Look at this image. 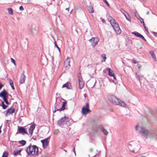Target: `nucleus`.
<instances>
[{
	"label": "nucleus",
	"mask_w": 157,
	"mask_h": 157,
	"mask_svg": "<svg viewBox=\"0 0 157 157\" xmlns=\"http://www.w3.org/2000/svg\"><path fill=\"white\" fill-rule=\"evenodd\" d=\"M136 130L144 136H150L151 138L157 140V134H156L151 133L142 127H140L137 125L136 127Z\"/></svg>",
	"instance_id": "1"
},
{
	"label": "nucleus",
	"mask_w": 157,
	"mask_h": 157,
	"mask_svg": "<svg viewBox=\"0 0 157 157\" xmlns=\"http://www.w3.org/2000/svg\"><path fill=\"white\" fill-rule=\"evenodd\" d=\"M108 21L110 22V23L113 27L114 31L116 32L117 34H120L121 33V30L119 28L118 24L116 23L114 19L112 17L109 16L108 18Z\"/></svg>",
	"instance_id": "2"
},
{
	"label": "nucleus",
	"mask_w": 157,
	"mask_h": 157,
	"mask_svg": "<svg viewBox=\"0 0 157 157\" xmlns=\"http://www.w3.org/2000/svg\"><path fill=\"white\" fill-rule=\"evenodd\" d=\"M109 99L113 104L115 105L124 107L126 106V104L124 102L120 101L119 99L113 95L110 96L109 98Z\"/></svg>",
	"instance_id": "3"
},
{
	"label": "nucleus",
	"mask_w": 157,
	"mask_h": 157,
	"mask_svg": "<svg viewBox=\"0 0 157 157\" xmlns=\"http://www.w3.org/2000/svg\"><path fill=\"white\" fill-rule=\"evenodd\" d=\"M37 148V146L35 145H32L30 144L27 147L26 151L28 155L30 156H33L34 155L33 154L35 152L36 148Z\"/></svg>",
	"instance_id": "4"
},
{
	"label": "nucleus",
	"mask_w": 157,
	"mask_h": 157,
	"mask_svg": "<svg viewBox=\"0 0 157 157\" xmlns=\"http://www.w3.org/2000/svg\"><path fill=\"white\" fill-rule=\"evenodd\" d=\"M90 112L91 110L89 109V104L86 103V106H83L82 108V114L85 115Z\"/></svg>",
	"instance_id": "5"
},
{
	"label": "nucleus",
	"mask_w": 157,
	"mask_h": 157,
	"mask_svg": "<svg viewBox=\"0 0 157 157\" xmlns=\"http://www.w3.org/2000/svg\"><path fill=\"white\" fill-rule=\"evenodd\" d=\"M17 132L16 133V134L19 133H21L23 135L25 134L28 135V133L26 131V129L24 127L18 126Z\"/></svg>",
	"instance_id": "6"
},
{
	"label": "nucleus",
	"mask_w": 157,
	"mask_h": 157,
	"mask_svg": "<svg viewBox=\"0 0 157 157\" xmlns=\"http://www.w3.org/2000/svg\"><path fill=\"white\" fill-rule=\"evenodd\" d=\"M69 120V118L68 117L64 116L63 117H62L60 119L57 121V124L58 125L61 126L63 125L64 123V122L65 120L67 121Z\"/></svg>",
	"instance_id": "7"
},
{
	"label": "nucleus",
	"mask_w": 157,
	"mask_h": 157,
	"mask_svg": "<svg viewBox=\"0 0 157 157\" xmlns=\"http://www.w3.org/2000/svg\"><path fill=\"white\" fill-rule=\"evenodd\" d=\"M67 103V102L66 100L65 101L63 102V104L62 107L59 109H58L57 107V106L55 105V111L54 113L56 111H63L65 109L66 105Z\"/></svg>",
	"instance_id": "8"
},
{
	"label": "nucleus",
	"mask_w": 157,
	"mask_h": 157,
	"mask_svg": "<svg viewBox=\"0 0 157 157\" xmlns=\"http://www.w3.org/2000/svg\"><path fill=\"white\" fill-rule=\"evenodd\" d=\"M89 41L91 42V45L93 47L97 45L99 41V40L97 38L92 37L89 40Z\"/></svg>",
	"instance_id": "9"
},
{
	"label": "nucleus",
	"mask_w": 157,
	"mask_h": 157,
	"mask_svg": "<svg viewBox=\"0 0 157 157\" xmlns=\"http://www.w3.org/2000/svg\"><path fill=\"white\" fill-rule=\"evenodd\" d=\"M50 138V136L47 138L41 140V142L42 143L43 147L45 149L47 147L48 145V144L49 142V141H48V140Z\"/></svg>",
	"instance_id": "10"
},
{
	"label": "nucleus",
	"mask_w": 157,
	"mask_h": 157,
	"mask_svg": "<svg viewBox=\"0 0 157 157\" xmlns=\"http://www.w3.org/2000/svg\"><path fill=\"white\" fill-rule=\"evenodd\" d=\"M38 31V28L35 25H32L30 30V32L33 34H36Z\"/></svg>",
	"instance_id": "11"
},
{
	"label": "nucleus",
	"mask_w": 157,
	"mask_h": 157,
	"mask_svg": "<svg viewBox=\"0 0 157 157\" xmlns=\"http://www.w3.org/2000/svg\"><path fill=\"white\" fill-rule=\"evenodd\" d=\"M132 34L138 37L141 38L143 40L145 41H146V39L141 34L138 33L136 31L132 32Z\"/></svg>",
	"instance_id": "12"
},
{
	"label": "nucleus",
	"mask_w": 157,
	"mask_h": 157,
	"mask_svg": "<svg viewBox=\"0 0 157 157\" xmlns=\"http://www.w3.org/2000/svg\"><path fill=\"white\" fill-rule=\"evenodd\" d=\"M121 12L124 15L127 20L130 21L131 18L128 14L123 9L120 10Z\"/></svg>",
	"instance_id": "13"
},
{
	"label": "nucleus",
	"mask_w": 157,
	"mask_h": 157,
	"mask_svg": "<svg viewBox=\"0 0 157 157\" xmlns=\"http://www.w3.org/2000/svg\"><path fill=\"white\" fill-rule=\"evenodd\" d=\"M24 71H23V73L21 75V76L19 80L20 83L21 84L24 83L25 79L26 77L24 74Z\"/></svg>",
	"instance_id": "14"
},
{
	"label": "nucleus",
	"mask_w": 157,
	"mask_h": 157,
	"mask_svg": "<svg viewBox=\"0 0 157 157\" xmlns=\"http://www.w3.org/2000/svg\"><path fill=\"white\" fill-rule=\"evenodd\" d=\"M98 127L101 129V132L104 135H108V132L104 128L102 125H99L98 126Z\"/></svg>",
	"instance_id": "15"
},
{
	"label": "nucleus",
	"mask_w": 157,
	"mask_h": 157,
	"mask_svg": "<svg viewBox=\"0 0 157 157\" xmlns=\"http://www.w3.org/2000/svg\"><path fill=\"white\" fill-rule=\"evenodd\" d=\"M15 112L14 108H13L12 106L7 111L6 115L8 114L9 115L11 114H13Z\"/></svg>",
	"instance_id": "16"
},
{
	"label": "nucleus",
	"mask_w": 157,
	"mask_h": 157,
	"mask_svg": "<svg viewBox=\"0 0 157 157\" xmlns=\"http://www.w3.org/2000/svg\"><path fill=\"white\" fill-rule=\"evenodd\" d=\"M35 124H32L31 125L29 129V134L31 136L32 135L33 130L35 129Z\"/></svg>",
	"instance_id": "17"
},
{
	"label": "nucleus",
	"mask_w": 157,
	"mask_h": 157,
	"mask_svg": "<svg viewBox=\"0 0 157 157\" xmlns=\"http://www.w3.org/2000/svg\"><path fill=\"white\" fill-rule=\"evenodd\" d=\"M70 58L67 57L64 62V66L65 67H67L68 66H70Z\"/></svg>",
	"instance_id": "18"
},
{
	"label": "nucleus",
	"mask_w": 157,
	"mask_h": 157,
	"mask_svg": "<svg viewBox=\"0 0 157 157\" xmlns=\"http://www.w3.org/2000/svg\"><path fill=\"white\" fill-rule=\"evenodd\" d=\"M8 93L5 89L0 93V97L3 98L4 97L8 96Z\"/></svg>",
	"instance_id": "19"
},
{
	"label": "nucleus",
	"mask_w": 157,
	"mask_h": 157,
	"mask_svg": "<svg viewBox=\"0 0 157 157\" xmlns=\"http://www.w3.org/2000/svg\"><path fill=\"white\" fill-rule=\"evenodd\" d=\"M71 85L70 83L67 82L65 84H63V85L62 87L64 88L66 87L67 89H71Z\"/></svg>",
	"instance_id": "20"
},
{
	"label": "nucleus",
	"mask_w": 157,
	"mask_h": 157,
	"mask_svg": "<svg viewBox=\"0 0 157 157\" xmlns=\"http://www.w3.org/2000/svg\"><path fill=\"white\" fill-rule=\"evenodd\" d=\"M106 70L108 71V75L110 76H113V75H114L115 74L113 71L110 68H107Z\"/></svg>",
	"instance_id": "21"
},
{
	"label": "nucleus",
	"mask_w": 157,
	"mask_h": 157,
	"mask_svg": "<svg viewBox=\"0 0 157 157\" xmlns=\"http://www.w3.org/2000/svg\"><path fill=\"white\" fill-rule=\"evenodd\" d=\"M149 53L151 55L152 57L153 58L154 60L155 61H156V58L155 57V56L154 54V52L153 51H150Z\"/></svg>",
	"instance_id": "22"
},
{
	"label": "nucleus",
	"mask_w": 157,
	"mask_h": 157,
	"mask_svg": "<svg viewBox=\"0 0 157 157\" xmlns=\"http://www.w3.org/2000/svg\"><path fill=\"white\" fill-rule=\"evenodd\" d=\"M79 82V88L80 89H82L84 86V83L82 81V80H80V81H78Z\"/></svg>",
	"instance_id": "23"
},
{
	"label": "nucleus",
	"mask_w": 157,
	"mask_h": 157,
	"mask_svg": "<svg viewBox=\"0 0 157 157\" xmlns=\"http://www.w3.org/2000/svg\"><path fill=\"white\" fill-rule=\"evenodd\" d=\"M22 151V149H21L18 151H14L13 152V154L14 155L17 156V155H21V152Z\"/></svg>",
	"instance_id": "24"
},
{
	"label": "nucleus",
	"mask_w": 157,
	"mask_h": 157,
	"mask_svg": "<svg viewBox=\"0 0 157 157\" xmlns=\"http://www.w3.org/2000/svg\"><path fill=\"white\" fill-rule=\"evenodd\" d=\"M1 106L2 107V108L4 109H6L8 106V105H6L3 101H2Z\"/></svg>",
	"instance_id": "25"
},
{
	"label": "nucleus",
	"mask_w": 157,
	"mask_h": 157,
	"mask_svg": "<svg viewBox=\"0 0 157 157\" xmlns=\"http://www.w3.org/2000/svg\"><path fill=\"white\" fill-rule=\"evenodd\" d=\"M7 98L8 96H7L6 97H4L3 98V99L6 104L9 105V103L7 100Z\"/></svg>",
	"instance_id": "26"
},
{
	"label": "nucleus",
	"mask_w": 157,
	"mask_h": 157,
	"mask_svg": "<svg viewBox=\"0 0 157 157\" xmlns=\"http://www.w3.org/2000/svg\"><path fill=\"white\" fill-rule=\"evenodd\" d=\"M88 10L90 13H94V10H93V8L91 6H90L89 7V8L88 9Z\"/></svg>",
	"instance_id": "27"
},
{
	"label": "nucleus",
	"mask_w": 157,
	"mask_h": 157,
	"mask_svg": "<svg viewBox=\"0 0 157 157\" xmlns=\"http://www.w3.org/2000/svg\"><path fill=\"white\" fill-rule=\"evenodd\" d=\"M19 143L21 144L22 146H24L26 144V141L24 140H22L21 141H18Z\"/></svg>",
	"instance_id": "28"
},
{
	"label": "nucleus",
	"mask_w": 157,
	"mask_h": 157,
	"mask_svg": "<svg viewBox=\"0 0 157 157\" xmlns=\"http://www.w3.org/2000/svg\"><path fill=\"white\" fill-rule=\"evenodd\" d=\"M10 15H12L13 14V10L11 8H9L7 9Z\"/></svg>",
	"instance_id": "29"
},
{
	"label": "nucleus",
	"mask_w": 157,
	"mask_h": 157,
	"mask_svg": "<svg viewBox=\"0 0 157 157\" xmlns=\"http://www.w3.org/2000/svg\"><path fill=\"white\" fill-rule=\"evenodd\" d=\"M101 57L103 59V61H102V62H105V60L106 59L105 54H103L101 55Z\"/></svg>",
	"instance_id": "30"
},
{
	"label": "nucleus",
	"mask_w": 157,
	"mask_h": 157,
	"mask_svg": "<svg viewBox=\"0 0 157 157\" xmlns=\"http://www.w3.org/2000/svg\"><path fill=\"white\" fill-rule=\"evenodd\" d=\"M35 152L33 154V155H38V148L37 146V148H36V150H35Z\"/></svg>",
	"instance_id": "31"
},
{
	"label": "nucleus",
	"mask_w": 157,
	"mask_h": 157,
	"mask_svg": "<svg viewBox=\"0 0 157 157\" xmlns=\"http://www.w3.org/2000/svg\"><path fill=\"white\" fill-rule=\"evenodd\" d=\"M8 154L7 152L4 151L2 157H8Z\"/></svg>",
	"instance_id": "32"
},
{
	"label": "nucleus",
	"mask_w": 157,
	"mask_h": 157,
	"mask_svg": "<svg viewBox=\"0 0 157 157\" xmlns=\"http://www.w3.org/2000/svg\"><path fill=\"white\" fill-rule=\"evenodd\" d=\"M78 81H80V80H82V78L80 73L78 75Z\"/></svg>",
	"instance_id": "33"
},
{
	"label": "nucleus",
	"mask_w": 157,
	"mask_h": 157,
	"mask_svg": "<svg viewBox=\"0 0 157 157\" xmlns=\"http://www.w3.org/2000/svg\"><path fill=\"white\" fill-rule=\"evenodd\" d=\"M54 44L55 47H56L58 48L59 51V52H60V49L59 47L57 46L56 43V41H54Z\"/></svg>",
	"instance_id": "34"
},
{
	"label": "nucleus",
	"mask_w": 157,
	"mask_h": 157,
	"mask_svg": "<svg viewBox=\"0 0 157 157\" xmlns=\"http://www.w3.org/2000/svg\"><path fill=\"white\" fill-rule=\"evenodd\" d=\"M136 75H137V77L138 78L139 80H141L142 78V76L140 75L137 74V73H136Z\"/></svg>",
	"instance_id": "35"
},
{
	"label": "nucleus",
	"mask_w": 157,
	"mask_h": 157,
	"mask_svg": "<svg viewBox=\"0 0 157 157\" xmlns=\"http://www.w3.org/2000/svg\"><path fill=\"white\" fill-rule=\"evenodd\" d=\"M38 135H37L35 136H33V137L31 139H33L34 140H36L37 139V138H38Z\"/></svg>",
	"instance_id": "36"
},
{
	"label": "nucleus",
	"mask_w": 157,
	"mask_h": 157,
	"mask_svg": "<svg viewBox=\"0 0 157 157\" xmlns=\"http://www.w3.org/2000/svg\"><path fill=\"white\" fill-rule=\"evenodd\" d=\"M104 2L106 4V5L109 7H110V5L109 4V3L106 0H103Z\"/></svg>",
	"instance_id": "37"
},
{
	"label": "nucleus",
	"mask_w": 157,
	"mask_h": 157,
	"mask_svg": "<svg viewBox=\"0 0 157 157\" xmlns=\"http://www.w3.org/2000/svg\"><path fill=\"white\" fill-rule=\"evenodd\" d=\"M11 59V62L13 63L14 64V65H16V63H15V60L13 58H11L10 59Z\"/></svg>",
	"instance_id": "38"
},
{
	"label": "nucleus",
	"mask_w": 157,
	"mask_h": 157,
	"mask_svg": "<svg viewBox=\"0 0 157 157\" xmlns=\"http://www.w3.org/2000/svg\"><path fill=\"white\" fill-rule=\"evenodd\" d=\"M101 151H100L96 155L94 156V157H96L97 156H99L101 154Z\"/></svg>",
	"instance_id": "39"
},
{
	"label": "nucleus",
	"mask_w": 157,
	"mask_h": 157,
	"mask_svg": "<svg viewBox=\"0 0 157 157\" xmlns=\"http://www.w3.org/2000/svg\"><path fill=\"white\" fill-rule=\"evenodd\" d=\"M9 83L10 85L13 83V81L11 79L9 78Z\"/></svg>",
	"instance_id": "40"
},
{
	"label": "nucleus",
	"mask_w": 157,
	"mask_h": 157,
	"mask_svg": "<svg viewBox=\"0 0 157 157\" xmlns=\"http://www.w3.org/2000/svg\"><path fill=\"white\" fill-rule=\"evenodd\" d=\"M152 33L155 36H157V33H156L155 32H152Z\"/></svg>",
	"instance_id": "41"
},
{
	"label": "nucleus",
	"mask_w": 157,
	"mask_h": 157,
	"mask_svg": "<svg viewBox=\"0 0 157 157\" xmlns=\"http://www.w3.org/2000/svg\"><path fill=\"white\" fill-rule=\"evenodd\" d=\"M19 9L20 10L22 11L24 10V8L22 6H21L19 7Z\"/></svg>",
	"instance_id": "42"
},
{
	"label": "nucleus",
	"mask_w": 157,
	"mask_h": 157,
	"mask_svg": "<svg viewBox=\"0 0 157 157\" xmlns=\"http://www.w3.org/2000/svg\"><path fill=\"white\" fill-rule=\"evenodd\" d=\"M10 86H11V87H12V89L13 90H15V88H14V86H13V83L12 84H11L10 85Z\"/></svg>",
	"instance_id": "43"
},
{
	"label": "nucleus",
	"mask_w": 157,
	"mask_h": 157,
	"mask_svg": "<svg viewBox=\"0 0 157 157\" xmlns=\"http://www.w3.org/2000/svg\"><path fill=\"white\" fill-rule=\"evenodd\" d=\"M140 22L141 23H143V22H144L143 19L142 18H141L140 17Z\"/></svg>",
	"instance_id": "44"
},
{
	"label": "nucleus",
	"mask_w": 157,
	"mask_h": 157,
	"mask_svg": "<svg viewBox=\"0 0 157 157\" xmlns=\"http://www.w3.org/2000/svg\"><path fill=\"white\" fill-rule=\"evenodd\" d=\"M132 62L134 63H137V61L135 59L132 60Z\"/></svg>",
	"instance_id": "45"
},
{
	"label": "nucleus",
	"mask_w": 157,
	"mask_h": 157,
	"mask_svg": "<svg viewBox=\"0 0 157 157\" xmlns=\"http://www.w3.org/2000/svg\"><path fill=\"white\" fill-rule=\"evenodd\" d=\"M137 66L138 67L139 69L141 67V66L140 65V64H137Z\"/></svg>",
	"instance_id": "46"
},
{
	"label": "nucleus",
	"mask_w": 157,
	"mask_h": 157,
	"mask_svg": "<svg viewBox=\"0 0 157 157\" xmlns=\"http://www.w3.org/2000/svg\"><path fill=\"white\" fill-rule=\"evenodd\" d=\"M73 151L74 152L75 155H76V153H75V147H74V148L73 149Z\"/></svg>",
	"instance_id": "47"
},
{
	"label": "nucleus",
	"mask_w": 157,
	"mask_h": 157,
	"mask_svg": "<svg viewBox=\"0 0 157 157\" xmlns=\"http://www.w3.org/2000/svg\"><path fill=\"white\" fill-rule=\"evenodd\" d=\"M3 86L2 84V83H0V90L2 88Z\"/></svg>",
	"instance_id": "48"
},
{
	"label": "nucleus",
	"mask_w": 157,
	"mask_h": 157,
	"mask_svg": "<svg viewBox=\"0 0 157 157\" xmlns=\"http://www.w3.org/2000/svg\"><path fill=\"white\" fill-rule=\"evenodd\" d=\"M144 28L146 31H148V29H147V28L146 27V26H144Z\"/></svg>",
	"instance_id": "49"
},
{
	"label": "nucleus",
	"mask_w": 157,
	"mask_h": 157,
	"mask_svg": "<svg viewBox=\"0 0 157 157\" xmlns=\"http://www.w3.org/2000/svg\"><path fill=\"white\" fill-rule=\"evenodd\" d=\"M101 21L103 23H105V21L104 19H102Z\"/></svg>",
	"instance_id": "50"
},
{
	"label": "nucleus",
	"mask_w": 157,
	"mask_h": 157,
	"mask_svg": "<svg viewBox=\"0 0 157 157\" xmlns=\"http://www.w3.org/2000/svg\"><path fill=\"white\" fill-rule=\"evenodd\" d=\"M89 151L90 152H92L93 151V149L92 148H90V149Z\"/></svg>",
	"instance_id": "51"
},
{
	"label": "nucleus",
	"mask_w": 157,
	"mask_h": 157,
	"mask_svg": "<svg viewBox=\"0 0 157 157\" xmlns=\"http://www.w3.org/2000/svg\"><path fill=\"white\" fill-rule=\"evenodd\" d=\"M113 77V78H114V79L115 80H116V78L115 76V75H113V76H112Z\"/></svg>",
	"instance_id": "52"
},
{
	"label": "nucleus",
	"mask_w": 157,
	"mask_h": 157,
	"mask_svg": "<svg viewBox=\"0 0 157 157\" xmlns=\"http://www.w3.org/2000/svg\"><path fill=\"white\" fill-rule=\"evenodd\" d=\"M56 105V106H57V108L58 109V104H56V103H55V106Z\"/></svg>",
	"instance_id": "53"
},
{
	"label": "nucleus",
	"mask_w": 157,
	"mask_h": 157,
	"mask_svg": "<svg viewBox=\"0 0 157 157\" xmlns=\"http://www.w3.org/2000/svg\"><path fill=\"white\" fill-rule=\"evenodd\" d=\"M66 10H67L68 11V12H69V8L68 7L66 9Z\"/></svg>",
	"instance_id": "54"
},
{
	"label": "nucleus",
	"mask_w": 157,
	"mask_h": 157,
	"mask_svg": "<svg viewBox=\"0 0 157 157\" xmlns=\"http://www.w3.org/2000/svg\"><path fill=\"white\" fill-rule=\"evenodd\" d=\"M41 63H42V64H43L44 65L45 64L44 63H43V59H42L41 61Z\"/></svg>",
	"instance_id": "55"
},
{
	"label": "nucleus",
	"mask_w": 157,
	"mask_h": 157,
	"mask_svg": "<svg viewBox=\"0 0 157 157\" xmlns=\"http://www.w3.org/2000/svg\"><path fill=\"white\" fill-rule=\"evenodd\" d=\"M73 9H72V10H71L70 11V13H69L70 14H71V13H72V11H73Z\"/></svg>",
	"instance_id": "56"
},
{
	"label": "nucleus",
	"mask_w": 157,
	"mask_h": 157,
	"mask_svg": "<svg viewBox=\"0 0 157 157\" xmlns=\"http://www.w3.org/2000/svg\"><path fill=\"white\" fill-rule=\"evenodd\" d=\"M66 145L65 143H64L63 144V146H64V147L66 146Z\"/></svg>",
	"instance_id": "57"
},
{
	"label": "nucleus",
	"mask_w": 157,
	"mask_h": 157,
	"mask_svg": "<svg viewBox=\"0 0 157 157\" xmlns=\"http://www.w3.org/2000/svg\"><path fill=\"white\" fill-rule=\"evenodd\" d=\"M142 23L143 24V26H144H144H145V24H144V22H143Z\"/></svg>",
	"instance_id": "58"
},
{
	"label": "nucleus",
	"mask_w": 157,
	"mask_h": 157,
	"mask_svg": "<svg viewBox=\"0 0 157 157\" xmlns=\"http://www.w3.org/2000/svg\"><path fill=\"white\" fill-rule=\"evenodd\" d=\"M47 61H46V62H45V64H47Z\"/></svg>",
	"instance_id": "59"
},
{
	"label": "nucleus",
	"mask_w": 157,
	"mask_h": 157,
	"mask_svg": "<svg viewBox=\"0 0 157 157\" xmlns=\"http://www.w3.org/2000/svg\"><path fill=\"white\" fill-rule=\"evenodd\" d=\"M95 83H96V82H95V83L94 85L92 87V88H93V87H94V86L95 85Z\"/></svg>",
	"instance_id": "60"
},
{
	"label": "nucleus",
	"mask_w": 157,
	"mask_h": 157,
	"mask_svg": "<svg viewBox=\"0 0 157 157\" xmlns=\"http://www.w3.org/2000/svg\"><path fill=\"white\" fill-rule=\"evenodd\" d=\"M113 82H114V83L116 84L117 82H114V81H113Z\"/></svg>",
	"instance_id": "61"
},
{
	"label": "nucleus",
	"mask_w": 157,
	"mask_h": 157,
	"mask_svg": "<svg viewBox=\"0 0 157 157\" xmlns=\"http://www.w3.org/2000/svg\"><path fill=\"white\" fill-rule=\"evenodd\" d=\"M2 125H1V126H0V130H1V128L2 127Z\"/></svg>",
	"instance_id": "62"
},
{
	"label": "nucleus",
	"mask_w": 157,
	"mask_h": 157,
	"mask_svg": "<svg viewBox=\"0 0 157 157\" xmlns=\"http://www.w3.org/2000/svg\"><path fill=\"white\" fill-rule=\"evenodd\" d=\"M63 151H64L66 152H67V151H66V150H65L64 149V150H63Z\"/></svg>",
	"instance_id": "63"
},
{
	"label": "nucleus",
	"mask_w": 157,
	"mask_h": 157,
	"mask_svg": "<svg viewBox=\"0 0 157 157\" xmlns=\"http://www.w3.org/2000/svg\"><path fill=\"white\" fill-rule=\"evenodd\" d=\"M147 14H149V12H147Z\"/></svg>",
	"instance_id": "64"
}]
</instances>
